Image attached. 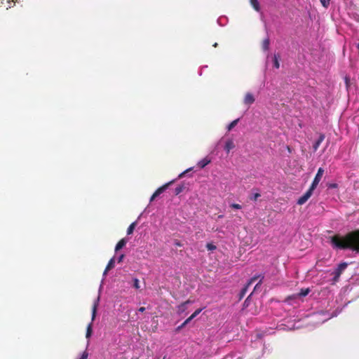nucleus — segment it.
<instances>
[{
  "instance_id": "obj_24",
  "label": "nucleus",
  "mask_w": 359,
  "mask_h": 359,
  "mask_svg": "<svg viewBox=\"0 0 359 359\" xmlns=\"http://www.w3.org/2000/svg\"><path fill=\"white\" fill-rule=\"evenodd\" d=\"M331 0H320V3L323 7L327 8L330 5V2Z\"/></svg>"
},
{
  "instance_id": "obj_11",
  "label": "nucleus",
  "mask_w": 359,
  "mask_h": 359,
  "mask_svg": "<svg viewBox=\"0 0 359 359\" xmlns=\"http://www.w3.org/2000/svg\"><path fill=\"white\" fill-rule=\"evenodd\" d=\"M210 162H211V159L208 157H205V158H203L202 160H201L200 161H198V163H197V166L199 168L202 169V168H204Z\"/></svg>"
},
{
  "instance_id": "obj_23",
  "label": "nucleus",
  "mask_w": 359,
  "mask_h": 359,
  "mask_svg": "<svg viewBox=\"0 0 359 359\" xmlns=\"http://www.w3.org/2000/svg\"><path fill=\"white\" fill-rule=\"evenodd\" d=\"M203 309H196L191 316V318L194 319L195 317H196L201 311Z\"/></svg>"
},
{
  "instance_id": "obj_17",
  "label": "nucleus",
  "mask_w": 359,
  "mask_h": 359,
  "mask_svg": "<svg viewBox=\"0 0 359 359\" xmlns=\"http://www.w3.org/2000/svg\"><path fill=\"white\" fill-rule=\"evenodd\" d=\"M279 57L280 55L278 54H275L273 56V66L276 69H278L280 67Z\"/></svg>"
},
{
  "instance_id": "obj_29",
  "label": "nucleus",
  "mask_w": 359,
  "mask_h": 359,
  "mask_svg": "<svg viewBox=\"0 0 359 359\" xmlns=\"http://www.w3.org/2000/svg\"><path fill=\"white\" fill-rule=\"evenodd\" d=\"M88 353L86 351H83V353H82V355L79 359H88Z\"/></svg>"
},
{
  "instance_id": "obj_33",
  "label": "nucleus",
  "mask_w": 359,
  "mask_h": 359,
  "mask_svg": "<svg viewBox=\"0 0 359 359\" xmlns=\"http://www.w3.org/2000/svg\"><path fill=\"white\" fill-rule=\"evenodd\" d=\"M191 169H188L187 170H185L184 172H182L180 175H179V178H182L186 172H187L188 171H189Z\"/></svg>"
},
{
  "instance_id": "obj_18",
  "label": "nucleus",
  "mask_w": 359,
  "mask_h": 359,
  "mask_svg": "<svg viewBox=\"0 0 359 359\" xmlns=\"http://www.w3.org/2000/svg\"><path fill=\"white\" fill-rule=\"evenodd\" d=\"M136 226H137V222H134L132 224H130V225L128 226V228L127 229V234L128 235L132 234L133 233V231Z\"/></svg>"
},
{
  "instance_id": "obj_22",
  "label": "nucleus",
  "mask_w": 359,
  "mask_h": 359,
  "mask_svg": "<svg viewBox=\"0 0 359 359\" xmlns=\"http://www.w3.org/2000/svg\"><path fill=\"white\" fill-rule=\"evenodd\" d=\"M206 248H207L208 250H210V251H213V250H216V248H217L216 245L212 243H207Z\"/></svg>"
},
{
  "instance_id": "obj_31",
  "label": "nucleus",
  "mask_w": 359,
  "mask_h": 359,
  "mask_svg": "<svg viewBox=\"0 0 359 359\" xmlns=\"http://www.w3.org/2000/svg\"><path fill=\"white\" fill-rule=\"evenodd\" d=\"M124 258V255H121L118 258V262L120 263L123 261V259Z\"/></svg>"
},
{
  "instance_id": "obj_3",
  "label": "nucleus",
  "mask_w": 359,
  "mask_h": 359,
  "mask_svg": "<svg viewBox=\"0 0 359 359\" xmlns=\"http://www.w3.org/2000/svg\"><path fill=\"white\" fill-rule=\"evenodd\" d=\"M348 264L346 262H342L339 264L337 268L334 271V281H337L342 272L346 269Z\"/></svg>"
},
{
  "instance_id": "obj_39",
  "label": "nucleus",
  "mask_w": 359,
  "mask_h": 359,
  "mask_svg": "<svg viewBox=\"0 0 359 359\" xmlns=\"http://www.w3.org/2000/svg\"><path fill=\"white\" fill-rule=\"evenodd\" d=\"M13 1H15V0H12Z\"/></svg>"
},
{
  "instance_id": "obj_13",
  "label": "nucleus",
  "mask_w": 359,
  "mask_h": 359,
  "mask_svg": "<svg viewBox=\"0 0 359 359\" xmlns=\"http://www.w3.org/2000/svg\"><path fill=\"white\" fill-rule=\"evenodd\" d=\"M126 243L127 241L125 238L121 239L116 245L115 251L117 252L122 249L126 245Z\"/></svg>"
},
{
  "instance_id": "obj_38",
  "label": "nucleus",
  "mask_w": 359,
  "mask_h": 359,
  "mask_svg": "<svg viewBox=\"0 0 359 359\" xmlns=\"http://www.w3.org/2000/svg\"><path fill=\"white\" fill-rule=\"evenodd\" d=\"M263 278H264V277H263V276H262V278H261V280H259V283H262V280L263 279Z\"/></svg>"
},
{
  "instance_id": "obj_9",
  "label": "nucleus",
  "mask_w": 359,
  "mask_h": 359,
  "mask_svg": "<svg viewBox=\"0 0 359 359\" xmlns=\"http://www.w3.org/2000/svg\"><path fill=\"white\" fill-rule=\"evenodd\" d=\"M191 303H192V301H191L190 299H188L186 302L181 304L180 305H179L177 307V313L179 314H182V313H184L185 311L187 310V305L188 304H191Z\"/></svg>"
},
{
  "instance_id": "obj_27",
  "label": "nucleus",
  "mask_w": 359,
  "mask_h": 359,
  "mask_svg": "<svg viewBox=\"0 0 359 359\" xmlns=\"http://www.w3.org/2000/svg\"><path fill=\"white\" fill-rule=\"evenodd\" d=\"M259 196L260 194L259 193H255L252 196H250V199L253 201H257Z\"/></svg>"
},
{
  "instance_id": "obj_14",
  "label": "nucleus",
  "mask_w": 359,
  "mask_h": 359,
  "mask_svg": "<svg viewBox=\"0 0 359 359\" xmlns=\"http://www.w3.org/2000/svg\"><path fill=\"white\" fill-rule=\"evenodd\" d=\"M114 262H115L114 258H111L109 261V262L105 268V270L104 271V275H106L108 271L111 270V269H113L114 267Z\"/></svg>"
},
{
  "instance_id": "obj_26",
  "label": "nucleus",
  "mask_w": 359,
  "mask_h": 359,
  "mask_svg": "<svg viewBox=\"0 0 359 359\" xmlns=\"http://www.w3.org/2000/svg\"><path fill=\"white\" fill-rule=\"evenodd\" d=\"M327 187L328 189H336L338 187V184L336 183H329Z\"/></svg>"
},
{
  "instance_id": "obj_21",
  "label": "nucleus",
  "mask_w": 359,
  "mask_h": 359,
  "mask_svg": "<svg viewBox=\"0 0 359 359\" xmlns=\"http://www.w3.org/2000/svg\"><path fill=\"white\" fill-rule=\"evenodd\" d=\"M310 292L309 288L302 289L299 295L301 297H306Z\"/></svg>"
},
{
  "instance_id": "obj_4",
  "label": "nucleus",
  "mask_w": 359,
  "mask_h": 359,
  "mask_svg": "<svg viewBox=\"0 0 359 359\" xmlns=\"http://www.w3.org/2000/svg\"><path fill=\"white\" fill-rule=\"evenodd\" d=\"M174 182V180H172L163 186L158 188L155 192L153 194L150 198V201H153L156 197H158L161 194H162L165 189L168 188V187Z\"/></svg>"
},
{
  "instance_id": "obj_30",
  "label": "nucleus",
  "mask_w": 359,
  "mask_h": 359,
  "mask_svg": "<svg viewBox=\"0 0 359 359\" xmlns=\"http://www.w3.org/2000/svg\"><path fill=\"white\" fill-rule=\"evenodd\" d=\"M191 320H193V319L191 318V317L189 316L187 319H186L184 321V325H187Z\"/></svg>"
},
{
  "instance_id": "obj_16",
  "label": "nucleus",
  "mask_w": 359,
  "mask_h": 359,
  "mask_svg": "<svg viewBox=\"0 0 359 359\" xmlns=\"http://www.w3.org/2000/svg\"><path fill=\"white\" fill-rule=\"evenodd\" d=\"M251 6L256 11H260V6L258 0H250Z\"/></svg>"
},
{
  "instance_id": "obj_15",
  "label": "nucleus",
  "mask_w": 359,
  "mask_h": 359,
  "mask_svg": "<svg viewBox=\"0 0 359 359\" xmlns=\"http://www.w3.org/2000/svg\"><path fill=\"white\" fill-rule=\"evenodd\" d=\"M270 40L269 38H266L263 40L262 47L264 50H268L269 49Z\"/></svg>"
},
{
  "instance_id": "obj_2",
  "label": "nucleus",
  "mask_w": 359,
  "mask_h": 359,
  "mask_svg": "<svg viewBox=\"0 0 359 359\" xmlns=\"http://www.w3.org/2000/svg\"><path fill=\"white\" fill-rule=\"evenodd\" d=\"M98 302H99V298H97V299L96 300V302L94 303L93 304V309H92V319H91V323H90L88 326H87V329H86V337L87 339H89L91 335H92V333H93V321L95 320V316H96V312H97V305H98Z\"/></svg>"
},
{
  "instance_id": "obj_10",
  "label": "nucleus",
  "mask_w": 359,
  "mask_h": 359,
  "mask_svg": "<svg viewBox=\"0 0 359 359\" xmlns=\"http://www.w3.org/2000/svg\"><path fill=\"white\" fill-rule=\"evenodd\" d=\"M259 277H260V276H254L252 277L250 281L248 282V283L241 290V298H242L246 293L247 290H248V287L250 285H251L253 282H255Z\"/></svg>"
},
{
  "instance_id": "obj_35",
  "label": "nucleus",
  "mask_w": 359,
  "mask_h": 359,
  "mask_svg": "<svg viewBox=\"0 0 359 359\" xmlns=\"http://www.w3.org/2000/svg\"><path fill=\"white\" fill-rule=\"evenodd\" d=\"M145 311V308L144 307H140L138 309V311L139 312H144Z\"/></svg>"
},
{
  "instance_id": "obj_25",
  "label": "nucleus",
  "mask_w": 359,
  "mask_h": 359,
  "mask_svg": "<svg viewBox=\"0 0 359 359\" xmlns=\"http://www.w3.org/2000/svg\"><path fill=\"white\" fill-rule=\"evenodd\" d=\"M133 287L135 289L140 288V282H139V280L136 278L133 279Z\"/></svg>"
},
{
  "instance_id": "obj_37",
  "label": "nucleus",
  "mask_w": 359,
  "mask_h": 359,
  "mask_svg": "<svg viewBox=\"0 0 359 359\" xmlns=\"http://www.w3.org/2000/svg\"><path fill=\"white\" fill-rule=\"evenodd\" d=\"M217 46H218L217 43H215L213 44V46H214V47H217Z\"/></svg>"
},
{
  "instance_id": "obj_12",
  "label": "nucleus",
  "mask_w": 359,
  "mask_h": 359,
  "mask_svg": "<svg viewBox=\"0 0 359 359\" xmlns=\"http://www.w3.org/2000/svg\"><path fill=\"white\" fill-rule=\"evenodd\" d=\"M235 147L234 142L233 140H228L224 146V149L226 150V153L229 154L231 149H233Z\"/></svg>"
},
{
  "instance_id": "obj_20",
  "label": "nucleus",
  "mask_w": 359,
  "mask_h": 359,
  "mask_svg": "<svg viewBox=\"0 0 359 359\" xmlns=\"http://www.w3.org/2000/svg\"><path fill=\"white\" fill-rule=\"evenodd\" d=\"M184 184H181V185H178L175 189V195H178L180 194L184 189Z\"/></svg>"
},
{
  "instance_id": "obj_34",
  "label": "nucleus",
  "mask_w": 359,
  "mask_h": 359,
  "mask_svg": "<svg viewBox=\"0 0 359 359\" xmlns=\"http://www.w3.org/2000/svg\"><path fill=\"white\" fill-rule=\"evenodd\" d=\"M185 325H184V323H183L181 325H180V326L177 328V330L178 331V330H181V329H182V328H183Z\"/></svg>"
},
{
  "instance_id": "obj_1",
  "label": "nucleus",
  "mask_w": 359,
  "mask_h": 359,
  "mask_svg": "<svg viewBox=\"0 0 359 359\" xmlns=\"http://www.w3.org/2000/svg\"><path fill=\"white\" fill-rule=\"evenodd\" d=\"M330 242L334 248L339 250L351 249L359 252V230L349 232L344 236L336 234L331 237Z\"/></svg>"
},
{
  "instance_id": "obj_19",
  "label": "nucleus",
  "mask_w": 359,
  "mask_h": 359,
  "mask_svg": "<svg viewBox=\"0 0 359 359\" xmlns=\"http://www.w3.org/2000/svg\"><path fill=\"white\" fill-rule=\"evenodd\" d=\"M238 121H239V118H237V119H236V120L233 121L232 122H231V123L228 125V126H227V130H228V131L231 130H232V129H233V128L237 125V123H238Z\"/></svg>"
},
{
  "instance_id": "obj_8",
  "label": "nucleus",
  "mask_w": 359,
  "mask_h": 359,
  "mask_svg": "<svg viewBox=\"0 0 359 359\" xmlns=\"http://www.w3.org/2000/svg\"><path fill=\"white\" fill-rule=\"evenodd\" d=\"M325 138V135L323 133H320L319 135L318 139L313 144V149L314 151H317L320 144L324 141Z\"/></svg>"
},
{
  "instance_id": "obj_5",
  "label": "nucleus",
  "mask_w": 359,
  "mask_h": 359,
  "mask_svg": "<svg viewBox=\"0 0 359 359\" xmlns=\"http://www.w3.org/2000/svg\"><path fill=\"white\" fill-rule=\"evenodd\" d=\"M324 173V170L322 168H318V172L314 177V180L311 185V189H315L320 182Z\"/></svg>"
},
{
  "instance_id": "obj_36",
  "label": "nucleus",
  "mask_w": 359,
  "mask_h": 359,
  "mask_svg": "<svg viewBox=\"0 0 359 359\" xmlns=\"http://www.w3.org/2000/svg\"><path fill=\"white\" fill-rule=\"evenodd\" d=\"M287 149L289 153L292 152V149H291V148L289 146H287Z\"/></svg>"
},
{
  "instance_id": "obj_32",
  "label": "nucleus",
  "mask_w": 359,
  "mask_h": 359,
  "mask_svg": "<svg viewBox=\"0 0 359 359\" xmlns=\"http://www.w3.org/2000/svg\"><path fill=\"white\" fill-rule=\"evenodd\" d=\"M175 245L178 246V247H181V246H182V244L180 243V241H175Z\"/></svg>"
},
{
  "instance_id": "obj_28",
  "label": "nucleus",
  "mask_w": 359,
  "mask_h": 359,
  "mask_svg": "<svg viewBox=\"0 0 359 359\" xmlns=\"http://www.w3.org/2000/svg\"><path fill=\"white\" fill-rule=\"evenodd\" d=\"M230 206L234 209H238V210L241 209V205L238 203H232V204H231Z\"/></svg>"
},
{
  "instance_id": "obj_40",
  "label": "nucleus",
  "mask_w": 359,
  "mask_h": 359,
  "mask_svg": "<svg viewBox=\"0 0 359 359\" xmlns=\"http://www.w3.org/2000/svg\"><path fill=\"white\" fill-rule=\"evenodd\" d=\"M165 357L163 358V359H165Z\"/></svg>"
},
{
  "instance_id": "obj_6",
  "label": "nucleus",
  "mask_w": 359,
  "mask_h": 359,
  "mask_svg": "<svg viewBox=\"0 0 359 359\" xmlns=\"http://www.w3.org/2000/svg\"><path fill=\"white\" fill-rule=\"evenodd\" d=\"M314 189H311V188L310 187L306 191V193L304 194L303 196H302L297 201V204L298 205H303L308 200L309 198L311 196L312 194H313V191Z\"/></svg>"
},
{
  "instance_id": "obj_7",
  "label": "nucleus",
  "mask_w": 359,
  "mask_h": 359,
  "mask_svg": "<svg viewBox=\"0 0 359 359\" xmlns=\"http://www.w3.org/2000/svg\"><path fill=\"white\" fill-rule=\"evenodd\" d=\"M255 100L254 95L251 93H247L245 95L243 102L245 104L250 106L255 102Z\"/></svg>"
}]
</instances>
